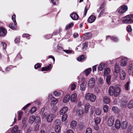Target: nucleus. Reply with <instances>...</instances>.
Wrapping results in <instances>:
<instances>
[{"instance_id":"f257e3e1","label":"nucleus","mask_w":133,"mask_h":133,"mask_svg":"<svg viewBox=\"0 0 133 133\" xmlns=\"http://www.w3.org/2000/svg\"><path fill=\"white\" fill-rule=\"evenodd\" d=\"M121 91V88L118 87L111 86L109 89V94L110 96L114 95L115 97H117L120 94Z\"/></svg>"},{"instance_id":"f03ea898","label":"nucleus","mask_w":133,"mask_h":133,"mask_svg":"<svg viewBox=\"0 0 133 133\" xmlns=\"http://www.w3.org/2000/svg\"><path fill=\"white\" fill-rule=\"evenodd\" d=\"M122 21L125 24L133 23V15H129L122 18Z\"/></svg>"},{"instance_id":"7ed1b4c3","label":"nucleus","mask_w":133,"mask_h":133,"mask_svg":"<svg viewBox=\"0 0 133 133\" xmlns=\"http://www.w3.org/2000/svg\"><path fill=\"white\" fill-rule=\"evenodd\" d=\"M85 98L87 101L94 102L95 101L96 97L94 94L88 92L85 94Z\"/></svg>"},{"instance_id":"20e7f679","label":"nucleus","mask_w":133,"mask_h":133,"mask_svg":"<svg viewBox=\"0 0 133 133\" xmlns=\"http://www.w3.org/2000/svg\"><path fill=\"white\" fill-rule=\"evenodd\" d=\"M95 79L94 77L91 78L89 80L88 83V87L90 88H92L95 84Z\"/></svg>"},{"instance_id":"39448f33","label":"nucleus","mask_w":133,"mask_h":133,"mask_svg":"<svg viewBox=\"0 0 133 133\" xmlns=\"http://www.w3.org/2000/svg\"><path fill=\"white\" fill-rule=\"evenodd\" d=\"M128 9V8L127 6L125 5H123L121 6L118 9L117 11L119 13L121 14L124 13L127 11Z\"/></svg>"},{"instance_id":"423d86ee","label":"nucleus","mask_w":133,"mask_h":133,"mask_svg":"<svg viewBox=\"0 0 133 133\" xmlns=\"http://www.w3.org/2000/svg\"><path fill=\"white\" fill-rule=\"evenodd\" d=\"M119 59L121 60L120 62L121 65L122 66H124L126 65L127 64V61H128V59L125 57H119L116 59Z\"/></svg>"},{"instance_id":"0eeeda50","label":"nucleus","mask_w":133,"mask_h":133,"mask_svg":"<svg viewBox=\"0 0 133 133\" xmlns=\"http://www.w3.org/2000/svg\"><path fill=\"white\" fill-rule=\"evenodd\" d=\"M16 15H14L12 16V19L14 23V25L13 26H12V25H13V24L12 23H10L9 25V27L12 30H14L16 29L17 28V26L16 24L17 23L15 20Z\"/></svg>"},{"instance_id":"6e6552de","label":"nucleus","mask_w":133,"mask_h":133,"mask_svg":"<svg viewBox=\"0 0 133 133\" xmlns=\"http://www.w3.org/2000/svg\"><path fill=\"white\" fill-rule=\"evenodd\" d=\"M114 118L112 116L110 117L108 120L107 124L109 127L112 126L114 122Z\"/></svg>"},{"instance_id":"1a4fd4ad","label":"nucleus","mask_w":133,"mask_h":133,"mask_svg":"<svg viewBox=\"0 0 133 133\" xmlns=\"http://www.w3.org/2000/svg\"><path fill=\"white\" fill-rule=\"evenodd\" d=\"M55 117V115L53 113H51L48 115L47 116L46 119L47 122L48 123L51 122Z\"/></svg>"},{"instance_id":"9d476101","label":"nucleus","mask_w":133,"mask_h":133,"mask_svg":"<svg viewBox=\"0 0 133 133\" xmlns=\"http://www.w3.org/2000/svg\"><path fill=\"white\" fill-rule=\"evenodd\" d=\"M70 100L73 102L77 101V95L76 93H74L72 94L71 96Z\"/></svg>"},{"instance_id":"9b49d317","label":"nucleus","mask_w":133,"mask_h":133,"mask_svg":"<svg viewBox=\"0 0 133 133\" xmlns=\"http://www.w3.org/2000/svg\"><path fill=\"white\" fill-rule=\"evenodd\" d=\"M120 78L122 80H124L126 77L125 72L122 70L120 71L119 73Z\"/></svg>"},{"instance_id":"f8f14e48","label":"nucleus","mask_w":133,"mask_h":133,"mask_svg":"<svg viewBox=\"0 0 133 133\" xmlns=\"http://www.w3.org/2000/svg\"><path fill=\"white\" fill-rule=\"evenodd\" d=\"M56 103L51 102V105L52 107L51 110L53 112H55L57 110V107L55 104Z\"/></svg>"},{"instance_id":"ddd939ff","label":"nucleus","mask_w":133,"mask_h":133,"mask_svg":"<svg viewBox=\"0 0 133 133\" xmlns=\"http://www.w3.org/2000/svg\"><path fill=\"white\" fill-rule=\"evenodd\" d=\"M48 97L51 101V102H54L56 103H57L58 102V101L57 99L53 97L52 95L49 94V95Z\"/></svg>"},{"instance_id":"4468645a","label":"nucleus","mask_w":133,"mask_h":133,"mask_svg":"<svg viewBox=\"0 0 133 133\" xmlns=\"http://www.w3.org/2000/svg\"><path fill=\"white\" fill-rule=\"evenodd\" d=\"M68 110L67 107H65L62 108L60 111L59 114L61 115H63Z\"/></svg>"},{"instance_id":"2eb2a0df","label":"nucleus","mask_w":133,"mask_h":133,"mask_svg":"<svg viewBox=\"0 0 133 133\" xmlns=\"http://www.w3.org/2000/svg\"><path fill=\"white\" fill-rule=\"evenodd\" d=\"M7 33V31L5 29L3 28H0V36H4Z\"/></svg>"},{"instance_id":"dca6fc26","label":"nucleus","mask_w":133,"mask_h":133,"mask_svg":"<svg viewBox=\"0 0 133 133\" xmlns=\"http://www.w3.org/2000/svg\"><path fill=\"white\" fill-rule=\"evenodd\" d=\"M96 18V17L94 15H91L88 19V21L89 23H92L95 21Z\"/></svg>"},{"instance_id":"f3484780","label":"nucleus","mask_w":133,"mask_h":133,"mask_svg":"<svg viewBox=\"0 0 133 133\" xmlns=\"http://www.w3.org/2000/svg\"><path fill=\"white\" fill-rule=\"evenodd\" d=\"M70 16L71 18L74 20H77L79 17L78 14L76 13H74L71 14Z\"/></svg>"},{"instance_id":"a211bd4d","label":"nucleus","mask_w":133,"mask_h":133,"mask_svg":"<svg viewBox=\"0 0 133 133\" xmlns=\"http://www.w3.org/2000/svg\"><path fill=\"white\" fill-rule=\"evenodd\" d=\"M106 39H110L114 42H117L118 41V39L117 37H111L108 36L106 37Z\"/></svg>"},{"instance_id":"6ab92c4d","label":"nucleus","mask_w":133,"mask_h":133,"mask_svg":"<svg viewBox=\"0 0 133 133\" xmlns=\"http://www.w3.org/2000/svg\"><path fill=\"white\" fill-rule=\"evenodd\" d=\"M119 66V65L117 64H116L115 65V71L116 74L120 73L121 71L122 70L120 69Z\"/></svg>"},{"instance_id":"aec40b11","label":"nucleus","mask_w":133,"mask_h":133,"mask_svg":"<svg viewBox=\"0 0 133 133\" xmlns=\"http://www.w3.org/2000/svg\"><path fill=\"white\" fill-rule=\"evenodd\" d=\"M18 129V126L15 125L12 130L11 133H19L20 130Z\"/></svg>"},{"instance_id":"412c9836","label":"nucleus","mask_w":133,"mask_h":133,"mask_svg":"<svg viewBox=\"0 0 133 133\" xmlns=\"http://www.w3.org/2000/svg\"><path fill=\"white\" fill-rule=\"evenodd\" d=\"M121 123L119 120L117 119L116 121L115 124V128L117 129H119L121 126Z\"/></svg>"},{"instance_id":"4be33fe9","label":"nucleus","mask_w":133,"mask_h":133,"mask_svg":"<svg viewBox=\"0 0 133 133\" xmlns=\"http://www.w3.org/2000/svg\"><path fill=\"white\" fill-rule=\"evenodd\" d=\"M70 95H66L64 97L63 100V102L64 103L68 102L70 100Z\"/></svg>"},{"instance_id":"5701e85b","label":"nucleus","mask_w":133,"mask_h":133,"mask_svg":"<svg viewBox=\"0 0 133 133\" xmlns=\"http://www.w3.org/2000/svg\"><path fill=\"white\" fill-rule=\"evenodd\" d=\"M128 125L126 121H123L121 124V127L123 129H126Z\"/></svg>"},{"instance_id":"b1692460","label":"nucleus","mask_w":133,"mask_h":133,"mask_svg":"<svg viewBox=\"0 0 133 133\" xmlns=\"http://www.w3.org/2000/svg\"><path fill=\"white\" fill-rule=\"evenodd\" d=\"M86 59L83 55H81L79 56L77 58V60L79 61L82 62L84 61Z\"/></svg>"},{"instance_id":"393cba45","label":"nucleus","mask_w":133,"mask_h":133,"mask_svg":"<svg viewBox=\"0 0 133 133\" xmlns=\"http://www.w3.org/2000/svg\"><path fill=\"white\" fill-rule=\"evenodd\" d=\"M77 125V122L75 121H72L70 123V126L71 128L74 129Z\"/></svg>"},{"instance_id":"a878e982","label":"nucleus","mask_w":133,"mask_h":133,"mask_svg":"<svg viewBox=\"0 0 133 133\" xmlns=\"http://www.w3.org/2000/svg\"><path fill=\"white\" fill-rule=\"evenodd\" d=\"M51 65L49 64V65L47 67H43L42 68V71H47L49 70L51 68Z\"/></svg>"},{"instance_id":"bb28decb","label":"nucleus","mask_w":133,"mask_h":133,"mask_svg":"<svg viewBox=\"0 0 133 133\" xmlns=\"http://www.w3.org/2000/svg\"><path fill=\"white\" fill-rule=\"evenodd\" d=\"M130 83V82L129 81L125 84L124 87L125 90H130V88L129 87V84Z\"/></svg>"},{"instance_id":"cd10ccee","label":"nucleus","mask_w":133,"mask_h":133,"mask_svg":"<svg viewBox=\"0 0 133 133\" xmlns=\"http://www.w3.org/2000/svg\"><path fill=\"white\" fill-rule=\"evenodd\" d=\"M105 67V63H101L98 66V69L99 71H102L103 68Z\"/></svg>"},{"instance_id":"c85d7f7f","label":"nucleus","mask_w":133,"mask_h":133,"mask_svg":"<svg viewBox=\"0 0 133 133\" xmlns=\"http://www.w3.org/2000/svg\"><path fill=\"white\" fill-rule=\"evenodd\" d=\"M84 35L86 39H89L92 36V34L91 33L88 32L85 34Z\"/></svg>"},{"instance_id":"c756f323","label":"nucleus","mask_w":133,"mask_h":133,"mask_svg":"<svg viewBox=\"0 0 133 133\" xmlns=\"http://www.w3.org/2000/svg\"><path fill=\"white\" fill-rule=\"evenodd\" d=\"M90 105L89 103H87L85 105V112L87 113H88L89 110V108L90 107Z\"/></svg>"},{"instance_id":"7c9ffc66","label":"nucleus","mask_w":133,"mask_h":133,"mask_svg":"<svg viewBox=\"0 0 133 133\" xmlns=\"http://www.w3.org/2000/svg\"><path fill=\"white\" fill-rule=\"evenodd\" d=\"M97 82L98 85H101L103 84L104 82L102 78H99L98 79Z\"/></svg>"},{"instance_id":"2f4dec72","label":"nucleus","mask_w":133,"mask_h":133,"mask_svg":"<svg viewBox=\"0 0 133 133\" xmlns=\"http://www.w3.org/2000/svg\"><path fill=\"white\" fill-rule=\"evenodd\" d=\"M103 100L104 102L106 104H108L110 102V99L106 96H105L104 97Z\"/></svg>"},{"instance_id":"473e14b6","label":"nucleus","mask_w":133,"mask_h":133,"mask_svg":"<svg viewBox=\"0 0 133 133\" xmlns=\"http://www.w3.org/2000/svg\"><path fill=\"white\" fill-rule=\"evenodd\" d=\"M55 129L56 132L59 133L60 131L61 130L60 126H55Z\"/></svg>"},{"instance_id":"72a5a7b5","label":"nucleus","mask_w":133,"mask_h":133,"mask_svg":"<svg viewBox=\"0 0 133 133\" xmlns=\"http://www.w3.org/2000/svg\"><path fill=\"white\" fill-rule=\"evenodd\" d=\"M88 47L87 44L86 42L82 44V47L81 49L83 51L85 50Z\"/></svg>"},{"instance_id":"f704fd0d","label":"nucleus","mask_w":133,"mask_h":133,"mask_svg":"<svg viewBox=\"0 0 133 133\" xmlns=\"http://www.w3.org/2000/svg\"><path fill=\"white\" fill-rule=\"evenodd\" d=\"M35 116L32 115L30 116L29 119V122L31 123H33L35 120Z\"/></svg>"},{"instance_id":"c9c22d12","label":"nucleus","mask_w":133,"mask_h":133,"mask_svg":"<svg viewBox=\"0 0 133 133\" xmlns=\"http://www.w3.org/2000/svg\"><path fill=\"white\" fill-rule=\"evenodd\" d=\"M86 87L84 82H83L80 85V90L82 91L84 90L85 89Z\"/></svg>"},{"instance_id":"e433bc0d","label":"nucleus","mask_w":133,"mask_h":133,"mask_svg":"<svg viewBox=\"0 0 133 133\" xmlns=\"http://www.w3.org/2000/svg\"><path fill=\"white\" fill-rule=\"evenodd\" d=\"M101 119L99 117H96L94 119V122L96 124H99L101 121Z\"/></svg>"},{"instance_id":"4c0bfd02","label":"nucleus","mask_w":133,"mask_h":133,"mask_svg":"<svg viewBox=\"0 0 133 133\" xmlns=\"http://www.w3.org/2000/svg\"><path fill=\"white\" fill-rule=\"evenodd\" d=\"M92 69L91 68H89L86 69L84 72L86 75H88L91 71Z\"/></svg>"},{"instance_id":"58836bf2","label":"nucleus","mask_w":133,"mask_h":133,"mask_svg":"<svg viewBox=\"0 0 133 133\" xmlns=\"http://www.w3.org/2000/svg\"><path fill=\"white\" fill-rule=\"evenodd\" d=\"M84 124L83 123H80L78 125V128L80 130L83 129L84 127Z\"/></svg>"},{"instance_id":"ea45409f","label":"nucleus","mask_w":133,"mask_h":133,"mask_svg":"<svg viewBox=\"0 0 133 133\" xmlns=\"http://www.w3.org/2000/svg\"><path fill=\"white\" fill-rule=\"evenodd\" d=\"M61 123V121L59 119H57L56 120L55 124V126H60Z\"/></svg>"},{"instance_id":"a19ab883","label":"nucleus","mask_w":133,"mask_h":133,"mask_svg":"<svg viewBox=\"0 0 133 133\" xmlns=\"http://www.w3.org/2000/svg\"><path fill=\"white\" fill-rule=\"evenodd\" d=\"M73 25L74 24L72 23H70L66 25L65 28L66 29V30H68V29H69L72 27L73 26Z\"/></svg>"},{"instance_id":"79ce46f5","label":"nucleus","mask_w":133,"mask_h":133,"mask_svg":"<svg viewBox=\"0 0 133 133\" xmlns=\"http://www.w3.org/2000/svg\"><path fill=\"white\" fill-rule=\"evenodd\" d=\"M129 108L131 109L133 107V100H131L129 102L128 105Z\"/></svg>"},{"instance_id":"37998d69","label":"nucleus","mask_w":133,"mask_h":133,"mask_svg":"<svg viewBox=\"0 0 133 133\" xmlns=\"http://www.w3.org/2000/svg\"><path fill=\"white\" fill-rule=\"evenodd\" d=\"M110 71V70L109 68L106 69L104 71V75H107V74H109Z\"/></svg>"},{"instance_id":"c03bdc74","label":"nucleus","mask_w":133,"mask_h":133,"mask_svg":"<svg viewBox=\"0 0 133 133\" xmlns=\"http://www.w3.org/2000/svg\"><path fill=\"white\" fill-rule=\"evenodd\" d=\"M95 112L96 115H99L101 114V111L100 109L97 108L96 109Z\"/></svg>"},{"instance_id":"a18cd8bd","label":"nucleus","mask_w":133,"mask_h":133,"mask_svg":"<svg viewBox=\"0 0 133 133\" xmlns=\"http://www.w3.org/2000/svg\"><path fill=\"white\" fill-rule=\"evenodd\" d=\"M83 112L81 110H78L76 112L77 115L79 116H81L82 115Z\"/></svg>"},{"instance_id":"49530a36","label":"nucleus","mask_w":133,"mask_h":133,"mask_svg":"<svg viewBox=\"0 0 133 133\" xmlns=\"http://www.w3.org/2000/svg\"><path fill=\"white\" fill-rule=\"evenodd\" d=\"M67 115L66 114H64L62 117V121H64L66 120L67 118Z\"/></svg>"},{"instance_id":"de8ad7c7","label":"nucleus","mask_w":133,"mask_h":133,"mask_svg":"<svg viewBox=\"0 0 133 133\" xmlns=\"http://www.w3.org/2000/svg\"><path fill=\"white\" fill-rule=\"evenodd\" d=\"M1 45L3 48V49H5L6 48L7 45L4 42H1Z\"/></svg>"},{"instance_id":"09e8293b","label":"nucleus","mask_w":133,"mask_h":133,"mask_svg":"<svg viewBox=\"0 0 133 133\" xmlns=\"http://www.w3.org/2000/svg\"><path fill=\"white\" fill-rule=\"evenodd\" d=\"M112 110L114 112L116 113L117 112L118 109L116 107L114 106L112 108Z\"/></svg>"},{"instance_id":"8fccbe9b","label":"nucleus","mask_w":133,"mask_h":133,"mask_svg":"<svg viewBox=\"0 0 133 133\" xmlns=\"http://www.w3.org/2000/svg\"><path fill=\"white\" fill-rule=\"evenodd\" d=\"M22 113L23 112L22 111H20L19 112L18 116V120H20L21 119L22 115Z\"/></svg>"},{"instance_id":"3c124183","label":"nucleus","mask_w":133,"mask_h":133,"mask_svg":"<svg viewBox=\"0 0 133 133\" xmlns=\"http://www.w3.org/2000/svg\"><path fill=\"white\" fill-rule=\"evenodd\" d=\"M85 133H92V130L90 128H88L86 130Z\"/></svg>"},{"instance_id":"603ef678","label":"nucleus","mask_w":133,"mask_h":133,"mask_svg":"<svg viewBox=\"0 0 133 133\" xmlns=\"http://www.w3.org/2000/svg\"><path fill=\"white\" fill-rule=\"evenodd\" d=\"M108 106L107 105H104L103 106V110L104 112H107L108 110Z\"/></svg>"},{"instance_id":"864d4df0","label":"nucleus","mask_w":133,"mask_h":133,"mask_svg":"<svg viewBox=\"0 0 133 133\" xmlns=\"http://www.w3.org/2000/svg\"><path fill=\"white\" fill-rule=\"evenodd\" d=\"M41 64L38 63L36 64L35 66L34 67L35 69H37L38 68H39L41 66Z\"/></svg>"},{"instance_id":"5fc2aeb1","label":"nucleus","mask_w":133,"mask_h":133,"mask_svg":"<svg viewBox=\"0 0 133 133\" xmlns=\"http://www.w3.org/2000/svg\"><path fill=\"white\" fill-rule=\"evenodd\" d=\"M76 87V85L75 83H72L71 85V89L72 90H74Z\"/></svg>"},{"instance_id":"6e6d98bb","label":"nucleus","mask_w":133,"mask_h":133,"mask_svg":"<svg viewBox=\"0 0 133 133\" xmlns=\"http://www.w3.org/2000/svg\"><path fill=\"white\" fill-rule=\"evenodd\" d=\"M111 80V77L110 76H108L106 78V81L107 83H110Z\"/></svg>"},{"instance_id":"4d7b16f0","label":"nucleus","mask_w":133,"mask_h":133,"mask_svg":"<svg viewBox=\"0 0 133 133\" xmlns=\"http://www.w3.org/2000/svg\"><path fill=\"white\" fill-rule=\"evenodd\" d=\"M48 115L46 112L44 113L43 114V119H47V116Z\"/></svg>"},{"instance_id":"13d9d810","label":"nucleus","mask_w":133,"mask_h":133,"mask_svg":"<svg viewBox=\"0 0 133 133\" xmlns=\"http://www.w3.org/2000/svg\"><path fill=\"white\" fill-rule=\"evenodd\" d=\"M53 4L56 5L58 3V0H51Z\"/></svg>"},{"instance_id":"bf43d9fd","label":"nucleus","mask_w":133,"mask_h":133,"mask_svg":"<svg viewBox=\"0 0 133 133\" xmlns=\"http://www.w3.org/2000/svg\"><path fill=\"white\" fill-rule=\"evenodd\" d=\"M36 108L35 107H32L31 109V112L33 113L35 112L36 110Z\"/></svg>"},{"instance_id":"052dcab7","label":"nucleus","mask_w":133,"mask_h":133,"mask_svg":"<svg viewBox=\"0 0 133 133\" xmlns=\"http://www.w3.org/2000/svg\"><path fill=\"white\" fill-rule=\"evenodd\" d=\"M104 3L102 4H101V6L99 7V9L97 10V11L99 12V10L103 9V8H104Z\"/></svg>"},{"instance_id":"680f3d73","label":"nucleus","mask_w":133,"mask_h":133,"mask_svg":"<svg viewBox=\"0 0 133 133\" xmlns=\"http://www.w3.org/2000/svg\"><path fill=\"white\" fill-rule=\"evenodd\" d=\"M54 95L56 96H58L60 95V94L56 91H55L54 92Z\"/></svg>"},{"instance_id":"e2e57ef3","label":"nucleus","mask_w":133,"mask_h":133,"mask_svg":"<svg viewBox=\"0 0 133 133\" xmlns=\"http://www.w3.org/2000/svg\"><path fill=\"white\" fill-rule=\"evenodd\" d=\"M35 119L36 122H38L40 121V118L38 116H36L35 118Z\"/></svg>"},{"instance_id":"0e129e2a","label":"nucleus","mask_w":133,"mask_h":133,"mask_svg":"<svg viewBox=\"0 0 133 133\" xmlns=\"http://www.w3.org/2000/svg\"><path fill=\"white\" fill-rule=\"evenodd\" d=\"M88 10V9L86 7V6L84 10V16H85L86 15V14L87 13V11Z\"/></svg>"},{"instance_id":"69168bd1","label":"nucleus","mask_w":133,"mask_h":133,"mask_svg":"<svg viewBox=\"0 0 133 133\" xmlns=\"http://www.w3.org/2000/svg\"><path fill=\"white\" fill-rule=\"evenodd\" d=\"M30 36L29 34H23L22 35V36L23 37H26L27 38Z\"/></svg>"},{"instance_id":"338daca9","label":"nucleus","mask_w":133,"mask_h":133,"mask_svg":"<svg viewBox=\"0 0 133 133\" xmlns=\"http://www.w3.org/2000/svg\"><path fill=\"white\" fill-rule=\"evenodd\" d=\"M127 31L129 32H130L132 30L131 27L130 26H127Z\"/></svg>"},{"instance_id":"774afa93","label":"nucleus","mask_w":133,"mask_h":133,"mask_svg":"<svg viewBox=\"0 0 133 133\" xmlns=\"http://www.w3.org/2000/svg\"><path fill=\"white\" fill-rule=\"evenodd\" d=\"M30 105V104L29 103L25 106L24 107H23L22 108V109L23 110H25Z\"/></svg>"}]
</instances>
